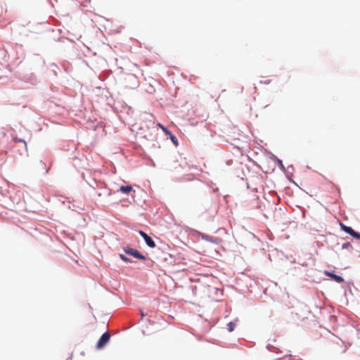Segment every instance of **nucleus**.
<instances>
[{"mask_svg":"<svg viewBox=\"0 0 360 360\" xmlns=\"http://www.w3.org/2000/svg\"><path fill=\"white\" fill-rule=\"evenodd\" d=\"M110 338V335L108 333L106 332L103 333L97 342L96 348L98 349H101L103 347H104L106 345V344L109 342Z\"/></svg>","mask_w":360,"mask_h":360,"instance_id":"1","label":"nucleus"},{"mask_svg":"<svg viewBox=\"0 0 360 360\" xmlns=\"http://www.w3.org/2000/svg\"><path fill=\"white\" fill-rule=\"evenodd\" d=\"M124 250L127 255H131L136 258H138V259H140L142 260L146 259V257L144 255H143L142 254H141L136 249H133V248L127 247V248H124Z\"/></svg>","mask_w":360,"mask_h":360,"instance_id":"2","label":"nucleus"},{"mask_svg":"<svg viewBox=\"0 0 360 360\" xmlns=\"http://www.w3.org/2000/svg\"><path fill=\"white\" fill-rule=\"evenodd\" d=\"M139 233L140 235L143 238L146 243L150 247V248H155V242L153 240V239L149 236H148L145 232L142 231H139Z\"/></svg>","mask_w":360,"mask_h":360,"instance_id":"3","label":"nucleus"},{"mask_svg":"<svg viewBox=\"0 0 360 360\" xmlns=\"http://www.w3.org/2000/svg\"><path fill=\"white\" fill-rule=\"evenodd\" d=\"M342 230H344L346 233L351 235L353 238L360 240V233L358 232H356L354 230L352 229L351 226H341Z\"/></svg>","mask_w":360,"mask_h":360,"instance_id":"4","label":"nucleus"},{"mask_svg":"<svg viewBox=\"0 0 360 360\" xmlns=\"http://www.w3.org/2000/svg\"><path fill=\"white\" fill-rule=\"evenodd\" d=\"M133 190V188L131 186H122L119 188V191H120L122 193L124 194H129L130 192H131Z\"/></svg>","mask_w":360,"mask_h":360,"instance_id":"5","label":"nucleus"},{"mask_svg":"<svg viewBox=\"0 0 360 360\" xmlns=\"http://www.w3.org/2000/svg\"><path fill=\"white\" fill-rule=\"evenodd\" d=\"M327 274L338 283H342L344 281L343 278L340 276L335 275L332 273H328Z\"/></svg>","mask_w":360,"mask_h":360,"instance_id":"6","label":"nucleus"},{"mask_svg":"<svg viewBox=\"0 0 360 360\" xmlns=\"http://www.w3.org/2000/svg\"><path fill=\"white\" fill-rule=\"evenodd\" d=\"M202 238L206 240H209V241H212V242H214V240H212V238L210 237V236H207V235H205V234H202V233H199Z\"/></svg>","mask_w":360,"mask_h":360,"instance_id":"7","label":"nucleus"},{"mask_svg":"<svg viewBox=\"0 0 360 360\" xmlns=\"http://www.w3.org/2000/svg\"><path fill=\"white\" fill-rule=\"evenodd\" d=\"M227 326L229 331L232 332L234 330L235 324L233 322H230L228 323Z\"/></svg>","mask_w":360,"mask_h":360,"instance_id":"8","label":"nucleus"},{"mask_svg":"<svg viewBox=\"0 0 360 360\" xmlns=\"http://www.w3.org/2000/svg\"><path fill=\"white\" fill-rule=\"evenodd\" d=\"M13 141H14L15 142H22V143H24V145H25V147L27 148V143H26V142H25L24 140H22V139H18V138H17V137H13Z\"/></svg>","mask_w":360,"mask_h":360,"instance_id":"9","label":"nucleus"},{"mask_svg":"<svg viewBox=\"0 0 360 360\" xmlns=\"http://www.w3.org/2000/svg\"><path fill=\"white\" fill-rule=\"evenodd\" d=\"M158 126L162 129L166 134H170L169 131L161 124H158Z\"/></svg>","mask_w":360,"mask_h":360,"instance_id":"10","label":"nucleus"},{"mask_svg":"<svg viewBox=\"0 0 360 360\" xmlns=\"http://www.w3.org/2000/svg\"><path fill=\"white\" fill-rule=\"evenodd\" d=\"M120 257L123 261H124V262H131V260H130L128 257H127L126 256H124V255L120 254Z\"/></svg>","mask_w":360,"mask_h":360,"instance_id":"11","label":"nucleus"},{"mask_svg":"<svg viewBox=\"0 0 360 360\" xmlns=\"http://www.w3.org/2000/svg\"><path fill=\"white\" fill-rule=\"evenodd\" d=\"M349 245H349V243H344V244L342 245V248H346L349 247Z\"/></svg>","mask_w":360,"mask_h":360,"instance_id":"12","label":"nucleus"}]
</instances>
